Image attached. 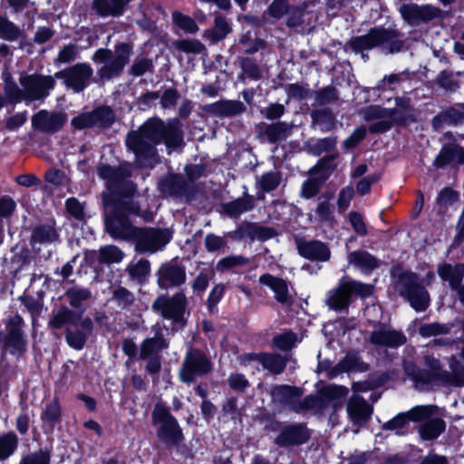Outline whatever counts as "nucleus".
<instances>
[{"label":"nucleus","instance_id":"680f3d73","mask_svg":"<svg viewBox=\"0 0 464 464\" xmlns=\"http://www.w3.org/2000/svg\"><path fill=\"white\" fill-rule=\"evenodd\" d=\"M246 264V259L241 256H232L221 259L217 266L218 270L224 271L233 266Z\"/></svg>","mask_w":464,"mask_h":464},{"label":"nucleus","instance_id":"338daca9","mask_svg":"<svg viewBox=\"0 0 464 464\" xmlns=\"http://www.w3.org/2000/svg\"><path fill=\"white\" fill-rule=\"evenodd\" d=\"M16 208V203L15 201L8 197V196H4L2 198H0V216L1 217H8L10 215H12V213L14 211Z\"/></svg>","mask_w":464,"mask_h":464},{"label":"nucleus","instance_id":"0eeeda50","mask_svg":"<svg viewBox=\"0 0 464 464\" xmlns=\"http://www.w3.org/2000/svg\"><path fill=\"white\" fill-rule=\"evenodd\" d=\"M103 201L107 213L106 229L114 238L130 239L133 238L138 228L131 226L125 216V210L121 208L113 207L108 199L107 195L103 196Z\"/></svg>","mask_w":464,"mask_h":464},{"label":"nucleus","instance_id":"e2e57ef3","mask_svg":"<svg viewBox=\"0 0 464 464\" xmlns=\"http://www.w3.org/2000/svg\"><path fill=\"white\" fill-rule=\"evenodd\" d=\"M349 220L353 230L359 236H365L367 234L366 225L361 214L357 212H351L349 214Z\"/></svg>","mask_w":464,"mask_h":464},{"label":"nucleus","instance_id":"7ed1b4c3","mask_svg":"<svg viewBox=\"0 0 464 464\" xmlns=\"http://www.w3.org/2000/svg\"><path fill=\"white\" fill-rule=\"evenodd\" d=\"M362 113L365 120H380L372 127V131H384L389 130L393 123H404L408 120L413 119L410 100L407 98H398L394 109L370 106L365 108Z\"/></svg>","mask_w":464,"mask_h":464},{"label":"nucleus","instance_id":"423d86ee","mask_svg":"<svg viewBox=\"0 0 464 464\" xmlns=\"http://www.w3.org/2000/svg\"><path fill=\"white\" fill-rule=\"evenodd\" d=\"M130 49L128 44H122L117 47L114 53L106 49H99L93 55L95 62L103 63L99 70L102 78L110 79L119 75L129 62Z\"/></svg>","mask_w":464,"mask_h":464},{"label":"nucleus","instance_id":"7c9ffc66","mask_svg":"<svg viewBox=\"0 0 464 464\" xmlns=\"http://www.w3.org/2000/svg\"><path fill=\"white\" fill-rule=\"evenodd\" d=\"M130 0H94L93 8L102 16L120 15Z\"/></svg>","mask_w":464,"mask_h":464},{"label":"nucleus","instance_id":"6e6d98bb","mask_svg":"<svg viewBox=\"0 0 464 464\" xmlns=\"http://www.w3.org/2000/svg\"><path fill=\"white\" fill-rule=\"evenodd\" d=\"M322 181L315 178H311L305 180L302 187V197L304 198H311L314 197L318 193Z\"/></svg>","mask_w":464,"mask_h":464},{"label":"nucleus","instance_id":"6e6552de","mask_svg":"<svg viewBox=\"0 0 464 464\" xmlns=\"http://www.w3.org/2000/svg\"><path fill=\"white\" fill-rule=\"evenodd\" d=\"M399 290L414 310L421 312L429 306V293L418 284V278L414 273L405 272L400 276Z\"/></svg>","mask_w":464,"mask_h":464},{"label":"nucleus","instance_id":"72a5a7b5","mask_svg":"<svg viewBox=\"0 0 464 464\" xmlns=\"http://www.w3.org/2000/svg\"><path fill=\"white\" fill-rule=\"evenodd\" d=\"M271 396L273 400L279 403H292L295 399L300 396V392L297 388L278 385L271 390Z\"/></svg>","mask_w":464,"mask_h":464},{"label":"nucleus","instance_id":"393cba45","mask_svg":"<svg viewBox=\"0 0 464 464\" xmlns=\"http://www.w3.org/2000/svg\"><path fill=\"white\" fill-rule=\"evenodd\" d=\"M80 328L76 330H68L66 340L68 344L76 350H82L85 344L87 336L92 333V321L90 318H84L80 322Z\"/></svg>","mask_w":464,"mask_h":464},{"label":"nucleus","instance_id":"49530a36","mask_svg":"<svg viewBox=\"0 0 464 464\" xmlns=\"http://www.w3.org/2000/svg\"><path fill=\"white\" fill-rule=\"evenodd\" d=\"M290 125H288L285 122L280 121L268 126L266 129V134L270 140H277L285 138L287 134L290 132Z\"/></svg>","mask_w":464,"mask_h":464},{"label":"nucleus","instance_id":"412c9836","mask_svg":"<svg viewBox=\"0 0 464 464\" xmlns=\"http://www.w3.org/2000/svg\"><path fill=\"white\" fill-rule=\"evenodd\" d=\"M298 253L306 259L325 262L331 252L328 246L320 241H298Z\"/></svg>","mask_w":464,"mask_h":464},{"label":"nucleus","instance_id":"f8f14e48","mask_svg":"<svg viewBox=\"0 0 464 464\" xmlns=\"http://www.w3.org/2000/svg\"><path fill=\"white\" fill-rule=\"evenodd\" d=\"M210 370L211 363L204 353L197 350L189 351L179 371V379L183 382L190 383L196 377L206 374Z\"/></svg>","mask_w":464,"mask_h":464},{"label":"nucleus","instance_id":"69168bd1","mask_svg":"<svg viewBox=\"0 0 464 464\" xmlns=\"http://www.w3.org/2000/svg\"><path fill=\"white\" fill-rule=\"evenodd\" d=\"M315 214L320 221H330L333 218V207L328 201H323L318 205Z\"/></svg>","mask_w":464,"mask_h":464},{"label":"nucleus","instance_id":"c03bdc74","mask_svg":"<svg viewBox=\"0 0 464 464\" xmlns=\"http://www.w3.org/2000/svg\"><path fill=\"white\" fill-rule=\"evenodd\" d=\"M172 18L175 24L185 33L194 34L198 30L195 21L188 15H185L179 12H174Z\"/></svg>","mask_w":464,"mask_h":464},{"label":"nucleus","instance_id":"4468645a","mask_svg":"<svg viewBox=\"0 0 464 464\" xmlns=\"http://www.w3.org/2000/svg\"><path fill=\"white\" fill-rule=\"evenodd\" d=\"M56 75L63 77L67 86L75 92H81L87 86L92 75V69L88 64L78 63Z\"/></svg>","mask_w":464,"mask_h":464},{"label":"nucleus","instance_id":"473e14b6","mask_svg":"<svg viewBox=\"0 0 464 464\" xmlns=\"http://www.w3.org/2000/svg\"><path fill=\"white\" fill-rule=\"evenodd\" d=\"M348 263L359 269L368 271L378 266L377 260L364 251H354L348 255Z\"/></svg>","mask_w":464,"mask_h":464},{"label":"nucleus","instance_id":"a19ab883","mask_svg":"<svg viewBox=\"0 0 464 464\" xmlns=\"http://www.w3.org/2000/svg\"><path fill=\"white\" fill-rule=\"evenodd\" d=\"M128 271L130 276L138 280H144L150 274V262L145 259H141L137 261L136 263H132L128 266Z\"/></svg>","mask_w":464,"mask_h":464},{"label":"nucleus","instance_id":"13d9d810","mask_svg":"<svg viewBox=\"0 0 464 464\" xmlns=\"http://www.w3.org/2000/svg\"><path fill=\"white\" fill-rule=\"evenodd\" d=\"M409 419L405 413H400L395 416L392 420L383 424L384 430H396L397 434H400V430H402L408 423Z\"/></svg>","mask_w":464,"mask_h":464},{"label":"nucleus","instance_id":"c9c22d12","mask_svg":"<svg viewBox=\"0 0 464 464\" xmlns=\"http://www.w3.org/2000/svg\"><path fill=\"white\" fill-rule=\"evenodd\" d=\"M314 125L321 131H328L334 126V117L326 110L314 111L311 114Z\"/></svg>","mask_w":464,"mask_h":464},{"label":"nucleus","instance_id":"4c0bfd02","mask_svg":"<svg viewBox=\"0 0 464 464\" xmlns=\"http://www.w3.org/2000/svg\"><path fill=\"white\" fill-rule=\"evenodd\" d=\"M18 444L17 436L9 432L0 437V459L9 458L16 450Z\"/></svg>","mask_w":464,"mask_h":464},{"label":"nucleus","instance_id":"2eb2a0df","mask_svg":"<svg viewBox=\"0 0 464 464\" xmlns=\"http://www.w3.org/2000/svg\"><path fill=\"white\" fill-rule=\"evenodd\" d=\"M402 18L411 25L430 21L439 16L440 9L431 5H417L414 4L403 5L400 8Z\"/></svg>","mask_w":464,"mask_h":464},{"label":"nucleus","instance_id":"4be33fe9","mask_svg":"<svg viewBox=\"0 0 464 464\" xmlns=\"http://www.w3.org/2000/svg\"><path fill=\"white\" fill-rule=\"evenodd\" d=\"M98 175L107 181V187L111 193H114L117 185L126 177L130 175V166L123 165L115 169L110 166L102 165L98 168Z\"/></svg>","mask_w":464,"mask_h":464},{"label":"nucleus","instance_id":"cd10ccee","mask_svg":"<svg viewBox=\"0 0 464 464\" xmlns=\"http://www.w3.org/2000/svg\"><path fill=\"white\" fill-rule=\"evenodd\" d=\"M168 343L164 339L160 327H156L155 335L143 341L140 348V358L148 359L149 357L158 355V353L166 349Z\"/></svg>","mask_w":464,"mask_h":464},{"label":"nucleus","instance_id":"6ab92c4d","mask_svg":"<svg viewBox=\"0 0 464 464\" xmlns=\"http://www.w3.org/2000/svg\"><path fill=\"white\" fill-rule=\"evenodd\" d=\"M251 362H259L264 369L275 374L282 372L285 367V361L279 354L248 353L242 357L243 363L247 364Z\"/></svg>","mask_w":464,"mask_h":464},{"label":"nucleus","instance_id":"39448f33","mask_svg":"<svg viewBox=\"0 0 464 464\" xmlns=\"http://www.w3.org/2000/svg\"><path fill=\"white\" fill-rule=\"evenodd\" d=\"M152 423L157 436L168 444H178L183 439L182 431L177 420L162 404H156L152 412Z\"/></svg>","mask_w":464,"mask_h":464},{"label":"nucleus","instance_id":"c85d7f7f","mask_svg":"<svg viewBox=\"0 0 464 464\" xmlns=\"http://www.w3.org/2000/svg\"><path fill=\"white\" fill-rule=\"evenodd\" d=\"M438 274L442 280L448 281L451 288L456 289L464 277V264L451 266L441 265L438 267Z\"/></svg>","mask_w":464,"mask_h":464},{"label":"nucleus","instance_id":"dca6fc26","mask_svg":"<svg viewBox=\"0 0 464 464\" xmlns=\"http://www.w3.org/2000/svg\"><path fill=\"white\" fill-rule=\"evenodd\" d=\"M67 121L63 112H49L42 110L32 118L33 126L44 132L53 133L58 131Z\"/></svg>","mask_w":464,"mask_h":464},{"label":"nucleus","instance_id":"bf43d9fd","mask_svg":"<svg viewBox=\"0 0 464 464\" xmlns=\"http://www.w3.org/2000/svg\"><path fill=\"white\" fill-rule=\"evenodd\" d=\"M5 92L10 102L17 103L22 100H24L23 96V89H19L17 85L13 82L5 83Z\"/></svg>","mask_w":464,"mask_h":464},{"label":"nucleus","instance_id":"20e7f679","mask_svg":"<svg viewBox=\"0 0 464 464\" xmlns=\"http://www.w3.org/2000/svg\"><path fill=\"white\" fill-rule=\"evenodd\" d=\"M350 44L355 52L381 47L389 53H394L399 52L402 46L401 42L398 39L397 32L384 28H375L367 34L353 38Z\"/></svg>","mask_w":464,"mask_h":464},{"label":"nucleus","instance_id":"f3484780","mask_svg":"<svg viewBox=\"0 0 464 464\" xmlns=\"http://www.w3.org/2000/svg\"><path fill=\"white\" fill-rule=\"evenodd\" d=\"M112 121L111 111L108 108H101L91 113H82L72 121V125L76 129H85L96 124L105 125Z\"/></svg>","mask_w":464,"mask_h":464},{"label":"nucleus","instance_id":"e433bc0d","mask_svg":"<svg viewBox=\"0 0 464 464\" xmlns=\"http://www.w3.org/2000/svg\"><path fill=\"white\" fill-rule=\"evenodd\" d=\"M445 422L440 419H432L424 423L420 430V435L424 440H433L444 430Z\"/></svg>","mask_w":464,"mask_h":464},{"label":"nucleus","instance_id":"c756f323","mask_svg":"<svg viewBox=\"0 0 464 464\" xmlns=\"http://www.w3.org/2000/svg\"><path fill=\"white\" fill-rule=\"evenodd\" d=\"M454 160L464 163V149L457 145L444 146L435 159L434 165L443 167Z\"/></svg>","mask_w":464,"mask_h":464},{"label":"nucleus","instance_id":"5fc2aeb1","mask_svg":"<svg viewBox=\"0 0 464 464\" xmlns=\"http://www.w3.org/2000/svg\"><path fill=\"white\" fill-rule=\"evenodd\" d=\"M230 32V26L225 18L217 16L215 25L212 29V35L215 41L223 39Z\"/></svg>","mask_w":464,"mask_h":464},{"label":"nucleus","instance_id":"37998d69","mask_svg":"<svg viewBox=\"0 0 464 464\" xmlns=\"http://www.w3.org/2000/svg\"><path fill=\"white\" fill-rule=\"evenodd\" d=\"M66 296L72 306L79 307L82 302L91 297V292L86 288L74 286L67 290Z\"/></svg>","mask_w":464,"mask_h":464},{"label":"nucleus","instance_id":"de8ad7c7","mask_svg":"<svg viewBox=\"0 0 464 464\" xmlns=\"http://www.w3.org/2000/svg\"><path fill=\"white\" fill-rule=\"evenodd\" d=\"M450 328L439 323L424 324L419 328V333L423 337H430L449 333Z\"/></svg>","mask_w":464,"mask_h":464},{"label":"nucleus","instance_id":"09e8293b","mask_svg":"<svg viewBox=\"0 0 464 464\" xmlns=\"http://www.w3.org/2000/svg\"><path fill=\"white\" fill-rule=\"evenodd\" d=\"M57 235L54 229L51 227H39L33 234V238L36 242L49 243L56 240Z\"/></svg>","mask_w":464,"mask_h":464},{"label":"nucleus","instance_id":"052dcab7","mask_svg":"<svg viewBox=\"0 0 464 464\" xmlns=\"http://www.w3.org/2000/svg\"><path fill=\"white\" fill-rule=\"evenodd\" d=\"M78 48L74 44L64 46L58 54L57 61L63 63H70L77 58Z\"/></svg>","mask_w":464,"mask_h":464},{"label":"nucleus","instance_id":"4d7b16f0","mask_svg":"<svg viewBox=\"0 0 464 464\" xmlns=\"http://www.w3.org/2000/svg\"><path fill=\"white\" fill-rule=\"evenodd\" d=\"M61 411L57 402L53 401L48 404L42 414V419L48 421L52 426L60 419Z\"/></svg>","mask_w":464,"mask_h":464},{"label":"nucleus","instance_id":"774afa93","mask_svg":"<svg viewBox=\"0 0 464 464\" xmlns=\"http://www.w3.org/2000/svg\"><path fill=\"white\" fill-rule=\"evenodd\" d=\"M379 179V176L369 175L363 179H362L356 185V190L361 195H365L370 191V188L373 183H375Z\"/></svg>","mask_w":464,"mask_h":464},{"label":"nucleus","instance_id":"1a4fd4ad","mask_svg":"<svg viewBox=\"0 0 464 464\" xmlns=\"http://www.w3.org/2000/svg\"><path fill=\"white\" fill-rule=\"evenodd\" d=\"M372 294V287L358 281H345L340 284L339 287L329 293L327 298L328 305L334 310H341L347 306L350 297L353 295L367 297Z\"/></svg>","mask_w":464,"mask_h":464},{"label":"nucleus","instance_id":"3c124183","mask_svg":"<svg viewBox=\"0 0 464 464\" xmlns=\"http://www.w3.org/2000/svg\"><path fill=\"white\" fill-rule=\"evenodd\" d=\"M177 49L188 53H199L204 50V45L198 40H181L175 43Z\"/></svg>","mask_w":464,"mask_h":464},{"label":"nucleus","instance_id":"2f4dec72","mask_svg":"<svg viewBox=\"0 0 464 464\" xmlns=\"http://www.w3.org/2000/svg\"><path fill=\"white\" fill-rule=\"evenodd\" d=\"M22 318L18 315L13 316L9 319L7 328L8 334L6 337V343L8 346L15 350H21L24 346L23 334L21 332Z\"/></svg>","mask_w":464,"mask_h":464},{"label":"nucleus","instance_id":"864d4df0","mask_svg":"<svg viewBox=\"0 0 464 464\" xmlns=\"http://www.w3.org/2000/svg\"><path fill=\"white\" fill-rule=\"evenodd\" d=\"M280 176L277 172H268L263 174L259 179V185L265 191L275 189L280 183Z\"/></svg>","mask_w":464,"mask_h":464},{"label":"nucleus","instance_id":"5701e85b","mask_svg":"<svg viewBox=\"0 0 464 464\" xmlns=\"http://www.w3.org/2000/svg\"><path fill=\"white\" fill-rule=\"evenodd\" d=\"M259 282L268 286L274 292L277 302L287 304L291 301L288 285L285 280L266 274L260 276Z\"/></svg>","mask_w":464,"mask_h":464},{"label":"nucleus","instance_id":"aec40b11","mask_svg":"<svg viewBox=\"0 0 464 464\" xmlns=\"http://www.w3.org/2000/svg\"><path fill=\"white\" fill-rule=\"evenodd\" d=\"M346 410L349 419L353 424L366 422L372 412V407L359 395H353L350 398Z\"/></svg>","mask_w":464,"mask_h":464},{"label":"nucleus","instance_id":"bb28decb","mask_svg":"<svg viewBox=\"0 0 464 464\" xmlns=\"http://www.w3.org/2000/svg\"><path fill=\"white\" fill-rule=\"evenodd\" d=\"M308 438L309 434L303 426L295 425L285 429L276 438V442L281 446L301 444L305 442Z\"/></svg>","mask_w":464,"mask_h":464},{"label":"nucleus","instance_id":"58836bf2","mask_svg":"<svg viewBox=\"0 0 464 464\" xmlns=\"http://www.w3.org/2000/svg\"><path fill=\"white\" fill-rule=\"evenodd\" d=\"M21 34L20 29L6 17L0 15V38L6 41H14Z\"/></svg>","mask_w":464,"mask_h":464},{"label":"nucleus","instance_id":"79ce46f5","mask_svg":"<svg viewBox=\"0 0 464 464\" xmlns=\"http://www.w3.org/2000/svg\"><path fill=\"white\" fill-rule=\"evenodd\" d=\"M123 253L115 246H106L100 249L99 260L103 263H120L123 259Z\"/></svg>","mask_w":464,"mask_h":464},{"label":"nucleus","instance_id":"f257e3e1","mask_svg":"<svg viewBox=\"0 0 464 464\" xmlns=\"http://www.w3.org/2000/svg\"><path fill=\"white\" fill-rule=\"evenodd\" d=\"M162 140L169 149L182 144L183 134L179 121H173L165 124L158 119L149 120L139 130L128 135L126 144L135 154L140 167H150L156 162L154 145Z\"/></svg>","mask_w":464,"mask_h":464},{"label":"nucleus","instance_id":"a211bd4d","mask_svg":"<svg viewBox=\"0 0 464 464\" xmlns=\"http://www.w3.org/2000/svg\"><path fill=\"white\" fill-rule=\"evenodd\" d=\"M186 274L183 268L172 263L162 265L159 270L158 282L161 288L167 289L183 284Z\"/></svg>","mask_w":464,"mask_h":464},{"label":"nucleus","instance_id":"a878e982","mask_svg":"<svg viewBox=\"0 0 464 464\" xmlns=\"http://www.w3.org/2000/svg\"><path fill=\"white\" fill-rule=\"evenodd\" d=\"M245 106L238 101H219L206 106V111L218 116L230 117L243 112Z\"/></svg>","mask_w":464,"mask_h":464},{"label":"nucleus","instance_id":"ea45409f","mask_svg":"<svg viewBox=\"0 0 464 464\" xmlns=\"http://www.w3.org/2000/svg\"><path fill=\"white\" fill-rule=\"evenodd\" d=\"M51 452L48 450H39L24 455L20 464H50Z\"/></svg>","mask_w":464,"mask_h":464},{"label":"nucleus","instance_id":"9d476101","mask_svg":"<svg viewBox=\"0 0 464 464\" xmlns=\"http://www.w3.org/2000/svg\"><path fill=\"white\" fill-rule=\"evenodd\" d=\"M187 306L186 295L179 292L172 297L167 295L159 296L152 304V309L165 319L179 322Z\"/></svg>","mask_w":464,"mask_h":464},{"label":"nucleus","instance_id":"f03ea898","mask_svg":"<svg viewBox=\"0 0 464 464\" xmlns=\"http://www.w3.org/2000/svg\"><path fill=\"white\" fill-rule=\"evenodd\" d=\"M424 362L430 372L419 369L411 362H405L403 364L406 375L414 382L416 388L423 389L437 382L451 386L464 385V365L454 356L450 362V372L441 371L439 360L433 356L426 355Z\"/></svg>","mask_w":464,"mask_h":464},{"label":"nucleus","instance_id":"0e129e2a","mask_svg":"<svg viewBox=\"0 0 464 464\" xmlns=\"http://www.w3.org/2000/svg\"><path fill=\"white\" fill-rule=\"evenodd\" d=\"M251 235L254 239L266 241L269 238H272L275 236V232L272 228L269 227L253 226L251 229Z\"/></svg>","mask_w":464,"mask_h":464},{"label":"nucleus","instance_id":"f704fd0d","mask_svg":"<svg viewBox=\"0 0 464 464\" xmlns=\"http://www.w3.org/2000/svg\"><path fill=\"white\" fill-rule=\"evenodd\" d=\"M80 315H76L73 312L66 307L60 308L56 313L53 314V318L50 322L53 328L60 329L69 323L71 324H76Z\"/></svg>","mask_w":464,"mask_h":464},{"label":"nucleus","instance_id":"9b49d317","mask_svg":"<svg viewBox=\"0 0 464 464\" xmlns=\"http://www.w3.org/2000/svg\"><path fill=\"white\" fill-rule=\"evenodd\" d=\"M133 238L136 240L138 250L155 253L169 242L171 235L168 229L138 228Z\"/></svg>","mask_w":464,"mask_h":464},{"label":"nucleus","instance_id":"ddd939ff","mask_svg":"<svg viewBox=\"0 0 464 464\" xmlns=\"http://www.w3.org/2000/svg\"><path fill=\"white\" fill-rule=\"evenodd\" d=\"M23 96L25 101L33 102L45 98L49 90L53 88V80L50 76L26 75L20 78Z\"/></svg>","mask_w":464,"mask_h":464},{"label":"nucleus","instance_id":"8fccbe9b","mask_svg":"<svg viewBox=\"0 0 464 464\" xmlns=\"http://www.w3.org/2000/svg\"><path fill=\"white\" fill-rule=\"evenodd\" d=\"M297 343V337L293 333H284L274 338L275 345L284 351L290 350Z\"/></svg>","mask_w":464,"mask_h":464},{"label":"nucleus","instance_id":"b1692460","mask_svg":"<svg viewBox=\"0 0 464 464\" xmlns=\"http://www.w3.org/2000/svg\"><path fill=\"white\" fill-rule=\"evenodd\" d=\"M405 341L406 337L401 332L384 328L373 331L371 335V342L376 345L397 347Z\"/></svg>","mask_w":464,"mask_h":464},{"label":"nucleus","instance_id":"603ef678","mask_svg":"<svg viewBox=\"0 0 464 464\" xmlns=\"http://www.w3.org/2000/svg\"><path fill=\"white\" fill-rule=\"evenodd\" d=\"M433 406H417L406 412L409 420L420 421L433 414Z\"/></svg>","mask_w":464,"mask_h":464},{"label":"nucleus","instance_id":"a18cd8bd","mask_svg":"<svg viewBox=\"0 0 464 464\" xmlns=\"http://www.w3.org/2000/svg\"><path fill=\"white\" fill-rule=\"evenodd\" d=\"M254 207L251 198H238L227 205V212L230 216H237L243 212L250 210Z\"/></svg>","mask_w":464,"mask_h":464}]
</instances>
